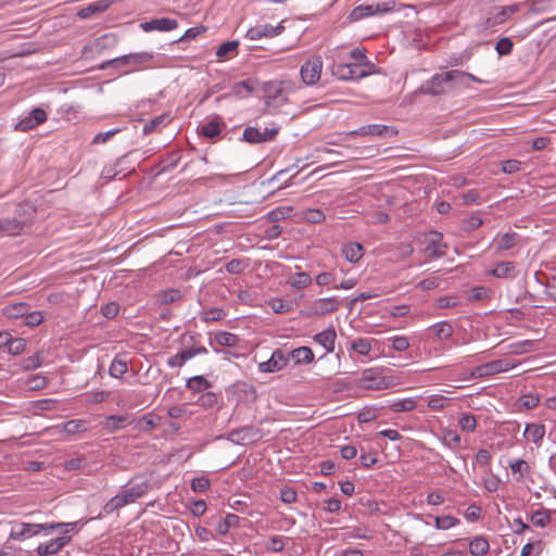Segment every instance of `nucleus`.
I'll list each match as a JSON object with an SVG mask.
<instances>
[{"label":"nucleus","instance_id":"1","mask_svg":"<svg viewBox=\"0 0 556 556\" xmlns=\"http://www.w3.org/2000/svg\"><path fill=\"white\" fill-rule=\"evenodd\" d=\"M482 84L483 81L470 73L459 70H452L434 74L428 81L421 86V91L428 94L438 96L448 92L454 85H468V81Z\"/></svg>","mask_w":556,"mask_h":556},{"label":"nucleus","instance_id":"2","mask_svg":"<svg viewBox=\"0 0 556 556\" xmlns=\"http://www.w3.org/2000/svg\"><path fill=\"white\" fill-rule=\"evenodd\" d=\"M149 490L150 483L147 479L135 478L103 506V510L106 514H112L113 511L136 502Z\"/></svg>","mask_w":556,"mask_h":556},{"label":"nucleus","instance_id":"3","mask_svg":"<svg viewBox=\"0 0 556 556\" xmlns=\"http://www.w3.org/2000/svg\"><path fill=\"white\" fill-rule=\"evenodd\" d=\"M356 384L366 390H384L394 386V381L384 375L383 368H368L356 379Z\"/></svg>","mask_w":556,"mask_h":556},{"label":"nucleus","instance_id":"4","mask_svg":"<svg viewBox=\"0 0 556 556\" xmlns=\"http://www.w3.org/2000/svg\"><path fill=\"white\" fill-rule=\"evenodd\" d=\"M153 59V54L149 52H138V53H129L126 55H122L112 60H108L103 62L99 68L100 70H109V68H122L128 67L127 72L137 71L143 64L150 62Z\"/></svg>","mask_w":556,"mask_h":556},{"label":"nucleus","instance_id":"5","mask_svg":"<svg viewBox=\"0 0 556 556\" xmlns=\"http://www.w3.org/2000/svg\"><path fill=\"white\" fill-rule=\"evenodd\" d=\"M517 363L515 361L508 358H500L492 362H488L485 364L477 366L470 377L471 378H482L488 376H493L496 374L508 371L516 367Z\"/></svg>","mask_w":556,"mask_h":556},{"label":"nucleus","instance_id":"6","mask_svg":"<svg viewBox=\"0 0 556 556\" xmlns=\"http://www.w3.org/2000/svg\"><path fill=\"white\" fill-rule=\"evenodd\" d=\"M296 271L292 273V268L290 266L280 264V277H285V287H290L295 289L296 291L302 290L307 287L312 282L311 276L302 271L299 266H295Z\"/></svg>","mask_w":556,"mask_h":556},{"label":"nucleus","instance_id":"7","mask_svg":"<svg viewBox=\"0 0 556 556\" xmlns=\"http://www.w3.org/2000/svg\"><path fill=\"white\" fill-rule=\"evenodd\" d=\"M397 135V130L391 126L372 124L362 126L355 130H351L349 132H344L343 137H352V136H368V137H379V138H389Z\"/></svg>","mask_w":556,"mask_h":556},{"label":"nucleus","instance_id":"8","mask_svg":"<svg viewBox=\"0 0 556 556\" xmlns=\"http://www.w3.org/2000/svg\"><path fill=\"white\" fill-rule=\"evenodd\" d=\"M261 439V432L254 426H244L227 433V440L239 445H250Z\"/></svg>","mask_w":556,"mask_h":556},{"label":"nucleus","instance_id":"9","mask_svg":"<svg viewBox=\"0 0 556 556\" xmlns=\"http://www.w3.org/2000/svg\"><path fill=\"white\" fill-rule=\"evenodd\" d=\"M314 361V353L308 346H300L291 350L286 355L280 353V369L287 366L290 362L293 365L311 364Z\"/></svg>","mask_w":556,"mask_h":556},{"label":"nucleus","instance_id":"10","mask_svg":"<svg viewBox=\"0 0 556 556\" xmlns=\"http://www.w3.org/2000/svg\"><path fill=\"white\" fill-rule=\"evenodd\" d=\"M323 60L320 56H313L307 60L300 70L301 78L306 85H314L320 79Z\"/></svg>","mask_w":556,"mask_h":556},{"label":"nucleus","instance_id":"11","mask_svg":"<svg viewBox=\"0 0 556 556\" xmlns=\"http://www.w3.org/2000/svg\"><path fill=\"white\" fill-rule=\"evenodd\" d=\"M47 121V112L41 108L33 109L27 116L22 118L16 125L15 129L18 131H29L38 125Z\"/></svg>","mask_w":556,"mask_h":556},{"label":"nucleus","instance_id":"12","mask_svg":"<svg viewBox=\"0 0 556 556\" xmlns=\"http://www.w3.org/2000/svg\"><path fill=\"white\" fill-rule=\"evenodd\" d=\"M71 541V535H61L59 538L51 539L46 543H40L36 548V553L38 556L56 555L64 546L68 545Z\"/></svg>","mask_w":556,"mask_h":556},{"label":"nucleus","instance_id":"13","mask_svg":"<svg viewBox=\"0 0 556 556\" xmlns=\"http://www.w3.org/2000/svg\"><path fill=\"white\" fill-rule=\"evenodd\" d=\"M278 130L275 128H265L263 131H261L258 128L255 127H247L243 130V140L250 143H260V142H266L274 140Z\"/></svg>","mask_w":556,"mask_h":556},{"label":"nucleus","instance_id":"14","mask_svg":"<svg viewBox=\"0 0 556 556\" xmlns=\"http://www.w3.org/2000/svg\"><path fill=\"white\" fill-rule=\"evenodd\" d=\"M341 300L338 296L320 298L312 302L311 309L314 314L326 315L339 309Z\"/></svg>","mask_w":556,"mask_h":556},{"label":"nucleus","instance_id":"15","mask_svg":"<svg viewBox=\"0 0 556 556\" xmlns=\"http://www.w3.org/2000/svg\"><path fill=\"white\" fill-rule=\"evenodd\" d=\"M38 523L20 522L13 526L10 532V539L15 541H24L36 536L40 533Z\"/></svg>","mask_w":556,"mask_h":556},{"label":"nucleus","instance_id":"16","mask_svg":"<svg viewBox=\"0 0 556 556\" xmlns=\"http://www.w3.org/2000/svg\"><path fill=\"white\" fill-rule=\"evenodd\" d=\"M443 236L441 232L431 231L428 237L427 253L432 257H441L446 254V244L442 242Z\"/></svg>","mask_w":556,"mask_h":556},{"label":"nucleus","instance_id":"17","mask_svg":"<svg viewBox=\"0 0 556 556\" xmlns=\"http://www.w3.org/2000/svg\"><path fill=\"white\" fill-rule=\"evenodd\" d=\"M141 27L144 31H169L178 27V22L177 20L169 17L153 18L142 23Z\"/></svg>","mask_w":556,"mask_h":556},{"label":"nucleus","instance_id":"18","mask_svg":"<svg viewBox=\"0 0 556 556\" xmlns=\"http://www.w3.org/2000/svg\"><path fill=\"white\" fill-rule=\"evenodd\" d=\"M278 34V26L270 24H258L251 27L247 31V37L251 40H258L261 38H273Z\"/></svg>","mask_w":556,"mask_h":556},{"label":"nucleus","instance_id":"19","mask_svg":"<svg viewBox=\"0 0 556 556\" xmlns=\"http://www.w3.org/2000/svg\"><path fill=\"white\" fill-rule=\"evenodd\" d=\"M336 339L337 332L333 327H329L313 337L314 342L325 348L327 353L334 351Z\"/></svg>","mask_w":556,"mask_h":556},{"label":"nucleus","instance_id":"20","mask_svg":"<svg viewBox=\"0 0 556 556\" xmlns=\"http://www.w3.org/2000/svg\"><path fill=\"white\" fill-rule=\"evenodd\" d=\"M522 238L516 232H506L495 239L496 249L498 251H507L517 247Z\"/></svg>","mask_w":556,"mask_h":556},{"label":"nucleus","instance_id":"21","mask_svg":"<svg viewBox=\"0 0 556 556\" xmlns=\"http://www.w3.org/2000/svg\"><path fill=\"white\" fill-rule=\"evenodd\" d=\"M111 2L109 0H98L92 3H89L87 7L80 9L77 12V16L80 18H89L94 14L102 13L106 11L110 7Z\"/></svg>","mask_w":556,"mask_h":556},{"label":"nucleus","instance_id":"22","mask_svg":"<svg viewBox=\"0 0 556 556\" xmlns=\"http://www.w3.org/2000/svg\"><path fill=\"white\" fill-rule=\"evenodd\" d=\"M35 208L28 203H20L16 206L14 216L11 218L12 220L21 222V231L28 224V222L33 218L35 214Z\"/></svg>","mask_w":556,"mask_h":556},{"label":"nucleus","instance_id":"23","mask_svg":"<svg viewBox=\"0 0 556 556\" xmlns=\"http://www.w3.org/2000/svg\"><path fill=\"white\" fill-rule=\"evenodd\" d=\"M232 392L238 401L252 402L256 399L255 389L245 382H237L232 386Z\"/></svg>","mask_w":556,"mask_h":556},{"label":"nucleus","instance_id":"24","mask_svg":"<svg viewBox=\"0 0 556 556\" xmlns=\"http://www.w3.org/2000/svg\"><path fill=\"white\" fill-rule=\"evenodd\" d=\"M225 126H226L225 123H223L219 119V117H216V118L210 121L208 123L202 125L199 128V134L202 135L203 137L214 139L220 135L222 128Z\"/></svg>","mask_w":556,"mask_h":556},{"label":"nucleus","instance_id":"25","mask_svg":"<svg viewBox=\"0 0 556 556\" xmlns=\"http://www.w3.org/2000/svg\"><path fill=\"white\" fill-rule=\"evenodd\" d=\"M523 435L527 440L533 442L536 446H540L545 435V427L540 424H528Z\"/></svg>","mask_w":556,"mask_h":556},{"label":"nucleus","instance_id":"26","mask_svg":"<svg viewBox=\"0 0 556 556\" xmlns=\"http://www.w3.org/2000/svg\"><path fill=\"white\" fill-rule=\"evenodd\" d=\"M170 121L169 114L164 113L152 119H149L144 123L142 132L143 135H150L160 130L162 127L166 126Z\"/></svg>","mask_w":556,"mask_h":556},{"label":"nucleus","instance_id":"27","mask_svg":"<svg viewBox=\"0 0 556 556\" xmlns=\"http://www.w3.org/2000/svg\"><path fill=\"white\" fill-rule=\"evenodd\" d=\"M351 67V79L358 80L374 73L375 64L371 62L365 63H350Z\"/></svg>","mask_w":556,"mask_h":556},{"label":"nucleus","instance_id":"28","mask_svg":"<svg viewBox=\"0 0 556 556\" xmlns=\"http://www.w3.org/2000/svg\"><path fill=\"white\" fill-rule=\"evenodd\" d=\"M29 309H30V306L27 303L20 302V303L8 304L3 308V313L9 318L16 319V318L25 316V314Z\"/></svg>","mask_w":556,"mask_h":556},{"label":"nucleus","instance_id":"29","mask_svg":"<svg viewBox=\"0 0 556 556\" xmlns=\"http://www.w3.org/2000/svg\"><path fill=\"white\" fill-rule=\"evenodd\" d=\"M239 42L236 40L226 41L222 43L216 50L218 60H227L232 58L238 52Z\"/></svg>","mask_w":556,"mask_h":556},{"label":"nucleus","instance_id":"30","mask_svg":"<svg viewBox=\"0 0 556 556\" xmlns=\"http://www.w3.org/2000/svg\"><path fill=\"white\" fill-rule=\"evenodd\" d=\"M186 387L194 393L208 390L212 387V382L203 376H194L187 380Z\"/></svg>","mask_w":556,"mask_h":556},{"label":"nucleus","instance_id":"31","mask_svg":"<svg viewBox=\"0 0 556 556\" xmlns=\"http://www.w3.org/2000/svg\"><path fill=\"white\" fill-rule=\"evenodd\" d=\"M508 466L514 475H518L516 480L520 481L529 473L530 467L528 463L521 458H514L508 462Z\"/></svg>","mask_w":556,"mask_h":556},{"label":"nucleus","instance_id":"32","mask_svg":"<svg viewBox=\"0 0 556 556\" xmlns=\"http://www.w3.org/2000/svg\"><path fill=\"white\" fill-rule=\"evenodd\" d=\"M540 403V396L535 393H528L521 395L516 404L520 410H529L536 407Z\"/></svg>","mask_w":556,"mask_h":556},{"label":"nucleus","instance_id":"33","mask_svg":"<svg viewBox=\"0 0 556 556\" xmlns=\"http://www.w3.org/2000/svg\"><path fill=\"white\" fill-rule=\"evenodd\" d=\"M129 421V415H111L105 419V428L110 431H116L125 427Z\"/></svg>","mask_w":556,"mask_h":556},{"label":"nucleus","instance_id":"34","mask_svg":"<svg viewBox=\"0 0 556 556\" xmlns=\"http://www.w3.org/2000/svg\"><path fill=\"white\" fill-rule=\"evenodd\" d=\"M0 233L16 236L21 233V222L11 218H0Z\"/></svg>","mask_w":556,"mask_h":556},{"label":"nucleus","instance_id":"35","mask_svg":"<svg viewBox=\"0 0 556 556\" xmlns=\"http://www.w3.org/2000/svg\"><path fill=\"white\" fill-rule=\"evenodd\" d=\"M489 548V542L482 536H477L469 543V551L473 556H483L488 553Z\"/></svg>","mask_w":556,"mask_h":556},{"label":"nucleus","instance_id":"36","mask_svg":"<svg viewBox=\"0 0 556 556\" xmlns=\"http://www.w3.org/2000/svg\"><path fill=\"white\" fill-rule=\"evenodd\" d=\"M215 342L220 346H236L239 342L237 334L228 331H218L214 337Z\"/></svg>","mask_w":556,"mask_h":556},{"label":"nucleus","instance_id":"37","mask_svg":"<svg viewBox=\"0 0 556 556\" xmlns=\"http://www.w3.org/2000/svg\"><path fill=\"white\" fill-rule=\"evenodd\" d=\"M128 370L127 361L116 356L110 366L109 374L114 378H122Z\"/></svg>","mask_w":556,"mask_h":556},{"label":"nucleus","instance_id":"38","mask_svg":"<svg viewBox=\"0 0 556 556\" xmlns=\"http://www.w3.org/2000/svg\"><path fill=\"white\" fill-rule=\"evenodd\" d=\"M375 15L372 4H359L356 8H354L351 13L349 14V18L352 22L359 21L367 16Z\"/></svg>","mask_w":556,"mask_h":556},{"label":"nucleus","instance_id":"39","mask_svg":"<svg viewBox=\"0 0 556 556\" xmlns=\"http://www.w3.org/2000/svg\"><path fill=\"white\" fill-rule=\"evenodd\" d=\"M343 254L350 263H356L363 256V247L359 243H350L343 248Z\"/></svg>","mask_w":556,"mask_h":556},{"label":"nucleus","instance_id":"40","mask_svg":"<svg viewBox=\"0 0 556 556\" xmlns=\"http://www.w3.org/2000/svg\"><path fill=\"white\" fill-rule=\"evenodd\" d=\"M416 406V401L410 397L393 401L389 405L390 409L396 413L410 412L415 409Z\"/></svg>","mask_w":556,"mask_h":556},{"label":"nucleus","instance_id":"41","mask_svg":"<svg viewBox=\"0 0 556 556\" xmlns=\"http://www.w3.org/2000/svg\"><path fill=\"white\" fill-rule=\"evenodd\" d=\"M515 269L513 262H501L490 271L492 276L496 278H508Z\"/></svg>","mask_w":556,"mask_h":556},{"label":"nucleus","instance_id":"42","mask_svg":"<svg viewBox=\"0 0 556 556\" xmlns=\"http://www.w3.org/2000/svg\"><path fill=\"white\" fill-rule=\"evenodd\" d=\"M253 91V86L251 85V80H242L236 83L231 88V96L237 98H245L250 96Z\"/></svg>","mask_w":556,"mask_h":556},{"label":"nucleus","instance_id":"43","mask_svg":"<svg viewBox=\"0 0 556 556\" xmlns=\"http://www.w3.org/2000/svg\"><path fill=\"white\" fill-rule=\"evenodd\" d=\"M431 329L440 340H447L453 334V327L447 321L438 323Z\"/></svg>","mask_w":556,"mask_h":556},{"label":"nucleus","instance_id":"44","mask_svg":"<svg viewBox=\"0 0 556 556\" xmlns=\"http://www.w3.org/2000/svg\"><path fill=\"white\" fill-rule=\"evenodd\" d=\"M458 426L463 431L473 432L477 428V419L470 413H464L458 419Z\"/></svg>","mask_w":556,"mask_h":556},{"label":"nucleus","instance_id":"45","mask_svg":"<svg viewBox=\"0 0 556 556\" xmlns=\"http://www.w3.org/2000/svg\"><path fill=\"white\" fill-rule=\"evenodd\" d=\"M86 430H87L86 421L80 420V419H72V420L66 421L63 425V431L66 434H76V433H79V432H83Z\"/></svg>","mask_w":556,"mask_h":556},{"label":"nucleus","instance_id":"46","mask_svg":"<svg viewBox=\"0 0 556 556\" xmlns=\"http://www.w3.org/2000/svg\"><path fill=\"white\" fill-rule=\"evenodd\" d=\"M351 350L359 355L366 356L371 351L370 340L366 338H358L351 343Z\"/></svg>","mask_w":556,"mask_h":556},{"label":"nucleus","instance_id":"47","mask_svg":"<svg viewBox=\"0 0 556 556\" xmlns=\"http://www.w3.org/2000/svg\"><path fill=\"white\" fill-rule=\"evenodd\" d=\"M160 417L147 415L140 418L137 422V428L141 431L148 432L159 426Z\"/></svg>","mask_w":556,"mask_h":556},{"label":"nucleus","instance_id":"48","mask_svg":"<svg viewBox=\"0 0 556 556\" xmlns=\"http://www.w3.org/2000/svg\"><path fill=\"white\" fill-rule=\"evenodd\" d=\"M277 356H278V350H275L273 353H271V356L269 359L267 361H264V362H261L258 364V370L261 372H274L278 369V359H277Z\"/></svg>","mask_w":556,"mask_h":556},{"label":"nucleus","instance_id":"49","mask_svg":"<svg viewBox=\"0 0 556 556\" xmlns=\"http://www.w3.org/2000/svg\"><path fill=\"white\" fill-rule=\"evenodd\" d=\"M443 443L452 450L457 448L460 445V435L455 430H444Z\"/></svg>","mask_w":556,"mask_h":556},{"label":"nucleus","instance_id":"50","mask_svg":"<svg viewBox=\"0 0 556 556\" xmlns=\"http://www.w3.org/2000/svg\"><path fill=\"white\" fill-rule=\"evenodd\" d=\"M301 218H304L306 222L312 224H318L323 222L326 218V216L321 210L311 208L303 212L301 214Z\"/></svg>","mask_w":556,"mask_h":556},{"label":"nucleus","instance_id":"51","mask_svg":"<svg viewBox=\"0 0 556 556\" xmlns=\"http://www.w3.org/2000/svg\"><path fill=\"white\" fill-rule=\"evenodd\" d=\"M435 528L439 530H447L458 525L459 520L451 515L435 517Z\"/></svg>","mask_w":556,"mask_h":556},{"label":"nucleus","instance_id":"52","mask_svg":"<svg viewBox=\"0 0 556 556\" xmlns=\"http://www.w3.org/2000/svg\"><path fill=\"white\" fill-rule=\"evenodd\" d=\"M513 48H514V42L510 38L508 37H503L501 38L496 45H495V50L496 52L500 54V55H508L511 53L513 51Z\"/></svg>","mask_w":556,"mask_h":556},{"label":"nucleus","instance_id":"53","mask_svg":"<svg viewBox=\"0 0 556 556\" xmlns=\"http://www.w3.org/2000/svg\"><path fill=\"white\" fill-rule=\"evenodd\" d=\"M508 15L505 10L501 7L498 10L486 20V27H494L501 25L508 20Z\"/></svg>","mask_w":556,"mask_h":556},{"label":"nucleus","instance_id":"54","mask_svg":"<svg viewBox=\"0 0 556 556\" xmlns=\"http://www.w3.org/2000/svg\"><path fill=\"white\" fill-rule=\"evenodd\" d=\"M531 521L534 526L544 528L545 526H547L549 523L551 517H549L548 511L538 510L532 514Z\"/></svg>","mask_w":556,"mask_h":556},{"label":"nucleus","instance_id":"55","mask_svg":"<svg viewBox=\"0 0 556 556\" xmlns=\"http://www.w3.org/2000/svg\"><path fill=\"white\" fill-rule=\"evenodd\" d=\"M7 346L10 354L18 355L25 350L26 341L23 338H12Z\"/></svg>","mask_w":556,"mask_h":556},{"label":"nucleus","instance_id":"56","mask_svg":"<svg viewBox=\"0 0 556 556\" xmlns=\"http://www.w3.org/2000/svg\"><path fill=\"white\" fill-rule=\"evenodd\" d=\"M207 28L203 25L194 26L185 31V34L177 41H190L195 39L201 34H204Z\"/></svg>","mask_w":556,"mask_h":556},{"label":"nucleus","instance_id":"57","mask_svg":"<svg viewBox=\"0 0 556 556\" xmlns=\"http://www.w3.org/2000/svg\"><path fill=\"white\" fill-rule=\"evenodd\" d=\"M332 74L341 80H349L351 79V67L349 64H334Z\"/></svg>","mask_w":556,"mask_h":556},{"label":"nucleus","instance_id":"58","mask_svg":"<svg viewBox=\"0 0 556 556\" xmlns=\"http://www.w3.org/2000/svg\"><path fill=\"white\" fill-rule=\"evenodd\" d=\"M208 478L202 476L191 480V489L194 492H205L210 488Z\"/></svg>","mask_w":556,"mask_h":556},{"label":"nucleus","instance_id":"59","mask_svg":"<svg viewBox=\"0 0 556 556\" xmlns=\"http://www.w3.org/2000/svg\"><path fill=\"white\" fill-rule=\"evenodd\" d=\"M448 403V399L442 395H433L428 401V407L433 410H440Z\"/></svg>","mask_w":556,"mask_h":556},{"label":"nucleus","instance_id":"60","mask_svg":"<svg viewBox=\"0 0 556 556\" xmlns=\"http://www.w3.org/2000/svg\"><path fill=\"white\" fill-rule=\"evenodd\" d=\"M118 312L119 305L116 302L106 303L101 307L102 315L109 319L116 317Z\"/></svg>","mask_w":556,"mask_h":556},{"label":"nucleus","instance_id":"61","mask_svg":"<svg viewBox=\"0 0 556 556\" xmlns=\"http://www.w3.org/2000/svg\"><path fill=\"white\" fill-rule=\"evenodd\" d=\"M492 455L488 450L480 448L476 454V464L480 467H489Z\"/></svg>","mask_w":556,"mask_h":556},{"label":"nucleus","instance_id":"62","mask_svg":"<svg viewBox=\"0 0 556 556\" xmlns=\"http://www.w3.org/2000/svg\"><path fill=\"white\" fill-rule=\"evenodd\" d=\"M217 395L214 392L207 391L199 399V404L204 407H213L217 404Z\"/></svg>","mask_w":556,"mask_h":556},{"label":"nucleus","instance_id":"63","mask_svg":"<svg viewBox=\"0 0 556 556\" xmlns=\"http://www.w3.org/2000/svg\"><path fill=\"white\" fill-rule=\"evenodd\" d=\"M25 320H26L27 326L36 327L42 323L43 316H42L41 312H38V311L29 312L28 311L25 314Z\"/></svg>","mask_w":556,"mask_h":556},{"label":"nucleus","instance_id":"64","mask_svg":"<svg viewBox=\"0 0 556 556\" xmlns=\"http://www.w3.org/2000/svg\"><path fill=\"white\" fill-rule=\"evenodd\" d=\"M245 264L242 260L233 258L226 264V270L229 274H240L244 270Z\"/></svg>","mask_w":556,"mask_h":556}]
</instances>
